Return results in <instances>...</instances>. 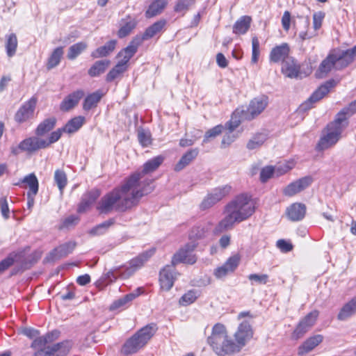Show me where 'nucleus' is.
Returning <instances> with one entry per match:
<instances>
[{"label": "nucleus", "mask_w": 356, "mask_h": 356, "mask_svg": "<svg viewBox=\"0 0 356 356\" xmlns=\"http://www.w3.org/2000/svg\"><path fill=\"white\" fill-rule=\"evenodd\" d=\"M140 175L133 174L120 188H115L105 195L97 205L102 213H109L112 211H124L136 204L139 199L152 191V186L141 188Z\"/></svg>", "instance_id": "f257e3e1"}, {"label": "nucleus", "mask_w": 356, "mask_h": 356, "mask_svg": "<svg viewBox=\"0 0 356 356\" xmlns=\"http://www.w3.org/2000/svg\"><path fill=\"white\" fill-rule=\"evenodd\" d=\"M254 332L248 321L241 322L234 334V340L231 339L225 326L216 323L212 328L207 343L218 356L232 355L241 352L253 337Z\"/></svg>", "instance_id": "f03ea898"}, {"label": "nucleus", "mask_w": 356, "mask_h": 356, "mask_svg": "<svg viewBox=\"0 0 356 356\" xmlns=\"http://www.w3.org/2000/svg\"><path fill=\"white\" fill-rule=\"evenodd\" d=\"M227 215L213 229L215 234H220L232 229L235 222H241L254 212V205L246 195H240L230 202L225 207Z\"/></svg>", "instance_id": "7ed1b4c3"}, {"label": "nucleus", "mask_w": 356, "mask_h": 356, "mask_svg": "<svg viewBox=\"0 0 356 356\" xmlns=\"http://www.w3.org/2000/svg\"><path fill=\"white\" fill-rule=\"evenodd\" d=\"M356 57V45L347 50L335 49L328 54L322 60L318 70L316 71V78L323 79L333 70H341L348 67Z\"/></svg>", "instance_id": "20e7f679"}, {"label": "nucleus", "mask_w": 356, "mask_h": 356, "mask_svg": "<svg viewBox=\"0 0 356 356\" xmlns=\"http://www.w3.org/2000/svg\"><path fill=\"white\" fill-rule=\"evenodd\" d=\"M156 330V325H147L129 338L123 345L122 351L125 355L136 353L153 337Z\"/></svg>", "instance_id": "39448f33"}, {"label": "nucleus", "mask_w": 356, "mask_h": 356, "mask_svg": "<svg viewBox=\"0 0 356 356\" xmlns=\"http://www.w3.org/2000/svg\"><path fill=\"white\" fill-rule=\"evenodd\" d=\"M345 127L344 124L337 123V120L327 126V133L323 135L318 143V148L321 150L326 149L334 145L339 139V136Z\"/></svg>", "instance_id": "423d86ee"}, {"label": "nucleus", "mask_w": 356, "mask_h": 356, "mask_svg": "<svg viewBox=\"0 0 356 356\" xmlns=\"http://www.w3.org/2000/svg\"><path fill=\"white\" fill-rule=\"evenodd\" d=\"M44 148H47L46 140L33 136L23 140L18 146L12 147L11 152L17 155L20 151L32 153Z\"/></svg>", "instance_id": "0eeeda50"}, {"label": "nucleus", "mask_w": 356, "mask_h": 356, "mask_svg": "<svg viewBox=\"0 0 356 356\" xmlns=\"http://www.w3.org/2000/svg\"><path fill=\"white\" fill-rule=\"evenodd\" d=\"M337 82L334 79L327 81L316 90L309 98L300 105V108L302 111H307L312 107V104L323 99L330 90L331 88L336 86Z\"/></svg>", "instance_id": "6e6552de"}, {"label": "nucleus", "mask_w": 356, "mask_h": 356, "mask_svg": "<svg viewBox=\"0 0 356 356\" xmlns=\"http://www.w3.org/2000/svg\"><path fill=\"white\" fill-rule=\"evenodd\" d=\"M196 246V244L194 243L186 244L173 255L171 263L175 266L180 263L186 264H195L197 261V257L193 254V252Z\"/></svg>", "instance_id": "1a4fd4ad"}, {"label": "nucleus", "mask_w": 356, "mask_h": 356, "mask_svg": "<svg viewBox=\"0 0 356 356\" xmlns=\"http://www.w3.org/2000/svg\"><path fill=\"white\" fill-rule=\"evenodd\" d=\"M232 187L229 185H225L214 188L202 200L200 208L203 210L207 209L226 197L231 191Z\"/></svg>", "instance_id": "9d476101"}, {"label": "nucleus", "mask_w": 356, "mask_h": 356, "mask_svg": "<svg viewBox=\"0 0 356 356\" xmlns=\"http://www.w3.org/2000/svg\"><path fill=\"white\" fill-rule=\"evenodd\" d=\"M267 99L264 97L253 99L247 108V110H241L242 118L251 120L259 115L267 106Z\"/></svg>", "instance_id": "9b49d317"}, {"label": "nucleus", "mask_w": 356, "mask_h": 356, "mask_svg": "<svg viewBox=\"0 0 356 356\" xmlns=\"http://www.w3.org/2000/svg\"><path fill=\"white\" fill-rule=\"evenodd\" d=\"M319 312L314 310L305 316L298 324L293 332V337L296 339L301 338L315 324Z\"/></svg>", "instance_id": "f8f14e48"}, {"label": "nucleus", "mask_w": 356, "mask_h": 356, "mask_svg": "<svg viewBox=\"0 0 356 356\" xmlns=\"http://www.w3.org/2000/svg\"><path fill=\"white\" fill-rule=\"evenodd\" d=\"M155 252V250L152 249L143 252L136 258L131 259L129 262V267L127 268L123 272L121 273V276L127 278L132 275L138 268L143 266Z\"/></svg>", "instance_id": "ddd939ff"}, {"label": "nucleus", "mask_w": 356, "mask_h": 356, "mask_svg": "<svg viewBox=\"0 0 356 356\" xmlns=\"http://www.w3.org/2000/svg\"><path fill=\"white\" fill-rule=\"evenodd\" d=\"M175 266L171 263V265H166L160 271L159 282L161 289L168 291L172 287L177 275Z\"/></svg>", "instance_id": "4468645a"}, {"label": "nucleus", "mask_w": 356, "mask_h": 356, "mask_svg": "<svg viewBox=\"0 0 356 356\" xmlns=\"http://www.w3.org/2000/svg\"><path fill=\"white\" fill-rule=\"evenodd\" d=\"M313 182L312 176H305L296 181L289 184L284 189V194L286 196H293L307 187H309Z\"/></svg>", "instance_id": "2eb2a0df"}, {"label": "nucleus", "mask_w": 356, "mask_h": 356, "mask_svg": "<svg viewBox=\"0 0 356 356\" xmlns=\"http://www.w3.org/2000/svg\"><path fill=\"white\" fill-rule=\"evenodd\" d=\"M239 262L240 257L238 254L230 257L222 266L215 270L214 275L218 279L224 278L236 269Z\"/></svg>", "instance_id": "dca6fc26"}, {"label": "nucleus", "mask_w": 356, "mask_h": 356, "mask_svg": "<svg viewBox=\"0 0 356 356\" xmlns=\"http://www.w3.org/2000/svg\"><path fill=\"white\" fill-rule=\"evenodd\" d=\"M290 51L291 49L288 43L284 42L277 45L271 49L269 54V60L273 63H283L291 57L289 56Z\"/></svg>", "instance_id": "f3484780"}, {"label": "nucleus", "mask_w": 356, "mask_h": 356, "mask_svg": "<svg viewBox=\"0 0 356 356\" xmlns=\"http://www.w3.org/2000/svg\"><path fill=\"white\" fill-rule=\"evenodd\" d=\"M141 44V39L139 35L136 36L127 47L118 53V57L122 58L119 62L128 65L129 60L137 52L138 48Z\"/></svg>", "instance_id": "a211bd4d"}, {"label": "nucleus", "mask_w": 356, "mask_h": 356, "mask_svg": "<svg viewBox=\"0 0 356 356\" xmlns=\"http://www.w3.org/2000/svg\"><path fill=\"white\" fill-rule=\"evenodd\" d=\"M76 245L74 241H68L54 248L47 257L48 260H57L72 253Z\"/></svg>", "instance_id": "6ab92c4d"}, {"label": "nucleus", "mask_w": 356, "mask_h": 356, "mask_svg": "<svg viewBox=\"0 0 356 356\" xmlns=\"http://www.w3.org/2000/svg\"><path fill=\"white\" fill-rule=\"evenodd\" d=\"M37 99L35 97L31 98L25 102L16 113L15 118L18 122H23L29 119L33 114Z\"/></svg>", "instance_id": "aec40b11"}, {"label": "nucleus", "mask_w": 356, "mask_h": 356, "mask_svg": "<svg viewBox=\"0 0 356 356\" xmlns=\"http://www.w3.org/2000/svg\"><path fill=\"white\" fill-rule=\"evenodd\" d=\"M84 95L85 92L81 89L74 91L65 97L61 102L60 109L65 112L70 111L78 104L80 99H82Z\"/></svg>", "instance_id": "412c9836"}, {"label": "nucleus", "mask_w": 356, "mask_h": 356, "mask_svg": "<svg viewBox=\"0 0 356 356\" xmlns=\"http://www.w3.org/2000/svg\"><path fill=\"white\" fill-rule=\"evenodd\" d=\"M100 191L98 189H92L83 195L81 202L78 207V212H85L90 208L100 196Z\"/></svg>", "instance_id": "4be33fe9"}, {"label": "nucleus", "mask_w": 356, "mask_h": 356, "mask_svg": "<svg viewBox=\"0 0 356 356\" xmlns=\"http://www.w3.org/2000/svg\"><path fill=\"white\" fill-rule=\"evenodd\" d=\"M323 340V337L321 334H316L306 339L298 349V354L299 355H304L318 346Z\"/></svg>", "instance_id": "5701e85b"}, {"label": "nucleus", "mask_w": 356, "mask_h": 356, "mask_svg": "<svg viewBox=\"0 0 356 356\" xmlns=\"http://www.w3.org/2000/svg\"><path fill=\"white\" fill-rule=\"evenodd\" d=\"M281 71L286 77L297 78L300 73V66L296 60L291 56L282 63Z\"/></svg>", "instance_id": "b1692460"}, {"label": "nucleus", "mask_w": 356, "mask_h": 356, "mask_svg": "<svg viewBox=\"0 0 356 356\" xmlns=\"http://www.w3.org/2000/svg\"><path fill=\"white\" fill-rule=\"evenodd\" d=\"M306 214V206L302 203H293L286 209V215L291 221H299Z\"/></svg>", "instance_id": "393cba45"}, {"label": "nucleus", "mask_w": 356, "mask_h": 356, "mask_svg": "<svg viewBox=\"0 0 356 356\" xmlns=\"http://www.w3.org/2000/svg\"><path fill=\"white\" fill-rule=\"evenodd\" d=\"M163 156H156L148 160L146 163H144L143 170L140 172H135L134 174L140 175V181L144 175L149 174L155 171L163 163Z\"/></svg>", "instance_id": "a878e982"}, {"label": "nucleus", "mask_w": 356, "mask_h": 356, "mask_svg": "<svg viewBox=\"0 0 356 356\" xmlns=\"http://www.w3.org/2000/svg\"><path fill=\"white\" fill-rule=\"evenodd\" d=\"M166 24V20L165 19H160L155 23H154L152 25L147 28L144 33L139 36L141 39V43L144 40H147L149 38H153L155 36L157 33H159L163 31L165 26Z\"/></svg>", "instance_id": "bb28decb"}, {"label": "nucleus", "mask_w": 356, "mask_h": 356, "mask_svg": "<svg viewBox=\"0 0 356 356\" xmlns=\"http://www.w3.org/2000/svg\"><path fill=\"white\" fill-rule=\"evenodd\" d=\"M356 313V296L346 303L339 311L337 318L346 321Z\"/></svg>", "instance_id": "cd10ccee"}, {"label": "nucleus", "mask_w": 356, "mask_h": 356, "mask_svg": "<svg viewBox=\"0 0 356 356\" xmlns=\"http://www.w3.org/2000/svg\"><path fill=\"white\" fill-rule=\"evenodd\" d=\"M197 148L191 149L186 152L175 166V170L179 172L189 165L198 155Z\"/></svg>", "instance_id": "c85d7f7f"}, {"label": "nucleus", "mask_w": 356, "mask_h": 356, "mask_svg": "<svg viewBox=\"0 0 356 356\" xmlns=\"http://www.w3.org/2000/svg\"><path fill=\"white\" fill-rule=\"evenodd\" d=\"M356 113V100L348 104V106L344 107L341 111H340L336 118L337 123L339 122L341 124H344L345 127L347 125L346 120L348 118L352 116L353 114Z\"/></svg>", "instance_id": "c756f323"}, {"label": "nucleus", "mask_w": 356, "mask_h": 356, "mask_svg": "<svg viewBox=\"0 0 356 356\" xmlns=\"http://www.w3.org/2000/svg\"><path fill=\"white\" fill-rule=\"evenodd\" d=\"M103 97V93L100 90L95 91L86 97L83 103V109L88 111L97 106Z\"/></svg>", "instance_id": "7c9ffc66"}, {"label": "nucleus", "mask_w": 356, "mask_h": 356, "mask_svg": "<svg viewBox=\"0 0 356 356\" xmlns=\"http://www.w3.org/2000/svg\"><path fill=\"white\" fill-rule=\"evenodd\" d=\"M116 40H112L106 42L104 45L98 47L91 53L93 58H102L108 56L113 51L116 46Z\"/></svg>", "instance_id": "2f4dec72"}, {"label": "nucleus", "mask_w": 356, "mask_h": 356, "mask_svg": "<svg viewBox=\"0 0 356 356\" xmlns=\"http://www.w3.org/2000/svg\"><path fill=\"white\" fill-rule=\"evenodd\" d=\"M86 118L83 116H76L70 120L63 127L64 132L74 134L85 123Z\"/></svg>", "instance_id": "473e14b6"}, {"label": "nucleus", "mask_w": 356, "mask_h": 356, "mask_svg": "<svg viewBox=\"0 0 356 356\" xmlns=\"http://www.w3.org/2000/svg\"><path fill=\"white\" fill-rule=\"evenodd\" d=\"M252 19L249 16H243L233 26V33L241 35L245 34L250 29Z\"/></svg>", "instance_id": "72a5a7b5"}, {"label": "nucleus", "mask_w": 356, "mask_h": 356, "mask_svg": "<svg viewBox=\"0 0 356 356\" xmlns=\"http://www.w3.org/2000/svg\"><path fill=\"white\" fill-rule=\"evenodd\" d=\"M56 124V118L50 117L44 119L40 122L35 129V134L38 136H42L54 128Z\"/></svg>", "instance_id": "f704fd0d"}, {"label": "nucleus", "mask_w": 356, "mask_h": 356, "mask_svg": "<svg viewBox=\"0 0 356 356\" xmlns=\"http://www.w3.org/2000/svg\"><path fill=\"white\" fill-rule=\"evenodd\" d=\"M300 23L301 27L298 26L296 29L299 31L298 36L302 40H309L314 38L316 34L308 32L310 22L308 17H300Z\"/></svg>", "instance_id": "c9c22d12"}, {"label": "nucleus", "mask_w": 356, "mask_h": 356, "mask_svg": "<svg viewBox=\"0 0 356 356\" xmlns=\"http://www.w3.org/2000/svg\"><path fill=\"white\" fill-rule=\"evenodd\" d=\"M166 0H155L149 6L145 13L147 17H152L160 14L167 6Z\"/></svg>", "instance_id": "e433bc0d"}, {"label": "nucleus", "mask_w": 356, "mask_h": 356, "mask_svg": "<svg viewBox=\"0 0 356 356\" xmlns=\"http://www.w3.org/2000/svg\"><path fill=\"white\" fill-rule=\"evenodd\" d=\"M109 65L110 60H108L96 61L88 70V73L91 77L98 76L105 72Z\"/></svg>", "instance_id": "4c0bfd02"}, {"label": "nucleus", "mask_w": 356, "mask_h": 356, "mask_svg": "<svg viewBox=\"0 0 356 356\" xmlns=\"http://www.w3.org/2000/svg\"><path fill=\"white\" fill-rule=\"evenodd\" d=\"M128 65H123L118 62L114 67H113L106 76L107 82H112L115 79L120 78L123 73L127 70Z\"/></svg>", "instance_id": "58836bf2"}, {"label": "nucleus", "mask_w": 356, "mask_h": 356, "mask_svg": "<svg viewBox=\"0 0 356 356\" xmlns=\"http://www.w3.org/2000/svg\"><path fill=\"white\" fill-rule=\"evenodd\" d=\"M72 347V341L66 340L51 346L53 355L56 353V356L67 355Z\"/></svg>", "instance_id": "ea45409f"}, {"label": "nucleus", "mask_w": 356, "mask_h": 356, "mask_svg": "<svg viewBox=\"0 0 356 356\" xmlns=\"http://www.w3.org/2000/svg\"><path fill=\"white\" fill-rule=\"evenodd\" d=\"M88 45L84 42H77L71 47L68 49L67 57L69 60H74L79 55H80L85 49H86Z\"/></svg>", "instance_id": "a19ab883"}, {"label": "nucleus", "mask_w": 356, "mask_h": 356, "mask_svg": "<svg viewBox=\"0 0 356 356\" xmlns=\"http://www.w3.org/2000/svg\"><path fill=\"white\" fill-rule=\"evenodd\" d=\"M63 55V49L62 47L56 48L48 59L47 69L50 70L56 67L60 62Z\"/></svg>", "instance_id": "79ce46f5"}, {"label": "nucleus", "mask_w": 356, "mask_h": 356, "mask_svg": "<svg viewBox=\"0 0 356 356\" xmlns=\"http://www.w3.org/2000/svg\"><path fill=\"white\" fill-rule=\"evenodd\" d=\"M17 38L15 33H10L6 35V49L8 57H13L17 50Z\"/></svg>", "instance_id": "37998d69"}, {"label": "nucleus", "mask_w": 356, "mask_h": 356, "mask_svg": "<svg viewBox=\"0 0 356 356\" xmlns=\"http://www.w3.org/2000/svg\"><path fill=\"white\" fill-rule=\"evenodd\" d=\"M21 183L26 184L29 188V192H31L33 195H36L38 193L39 184L35 174L31 173L24 177V179L21 180Z\"/></svg>", "instance_id": "c03bdc74"}, {"label": "nucleus", "mask_w": 356, "mask_h": 356, "mask_svg": "<svg viewBox=\"0 0 356 356\" xmlns=\"http://www.w3.org/2000/svg\"><path fill=\"white\" fill-rule=\"evenodd\" d=\"M115 219L110 218L91 229L89 233L92 235H102L104 234L108 229L115 224Z\"/></svg>", "instance_id": "a18cd8bd"}, {"label": "nucleus", "mask_w": 356, "mask_h": 356, "mask_svg": "<svg viewBox=\"0 0 356 356\" xmlns=\"http://www.w3.org/2000/svg\"><path fill=\"white\" fill-rule=\"evenodd\" d=\"M241 120H244L242 118L241 110L237 108L233 113L231 120L225 124L226 127H227L229 129V133H232L236 128L239 126Z\"/></svg>", "instance_id": "49530a36"}, {"label": "nucleus", "mask_w": 356, "mask_h": 356, "mask_svg": "<svg viewBox=\"0 0 356 356\" xmlns=\"http://www.w3.org/2000/svg\"><path fill=\"white\" fill-rule=\"evenodd\" d=\"M295 166V163L293 161H285L283 163H279L275 166H274L275 175L277 177H280L289 170L293 169Z\"/></svg>", "instance_id": "de8ad7c7"}, {"label": "nucleus", "mask_w": 356, "mask_h": 356, "mask_svg": "<svg viewBox=\"0 0 356 356\" xmlns=\"http://www.w3.org/2000/svg\"><path fill=\"white\" fill-rule=\"evenodd\" d=\"M54 181L58 187V189L61 194L63 193V190L67 185V179L66 174L63 170H56L54 172Z\"/></svg>", "instance_id": "09e8293b"}, {"label": "nucleus", "mask_w": 356, "mask_h": 356, "mask_svg": "<svg viewBox=\"0 0 356 356\" xmlns=\"http://www.w3.org/2000/svg\"><path fill=\"white\" fill-rule=\"evenodd\" d=\"M267 137L264 134H258L254 136L247 144V148L249 149H256L264 144Z\"/></svg>", "instance_id": "8fccbe9b"}, {"label": "nucleus", "mask_w": 356, "mask_h": 356, "mask_svg": "<svg viewBox=\"0 0 356 356\" xmlns=\"http://www.w3.org/2000/svg\"><path fill=\"white\" fill-rule=\"evenodd\" d=\"M136 22L134 20H129L122 24L118 31V35L120 38H123L128 35L131 31L135 28Z\"/></svg>", "instance_id": "3c124183"}, {"label": "nucleus", "mask_w": 356, "mask_h": 356, "mask_svg": "<svg viewBox=\"0 0 356 356\" xmlns=\"http://www.w3.org/2000/svg\"><path fill=\"white\" fill-rule=\"evenodd\" d=\"M208 229L202 225L195 226L192 228L190 233V238L194 239H201L206 236Z\"/></svg>", "instance_id": "603ef678"}, {"label": "nucleus", "mask_w": 356, "mask_h": 356, "mask_svg": "<svg viewBox=\"0 0 356 356\" xmlns=\"http://www.w3.org/2000/svg\"><path fill=\"white\" fill-rule=\"evenodd\" d=\"M197 292L195 290H191L184 294L179 300V303L182 305H188L194 302L197 298Z\"/></svg>", "instance_id": "864d4df0"}, {"label": "nucleus", "mask_w": 356, "mask_h": 356, "mask_svg": "<svg viewBox=\"0 0 356 356\" xmlns=\"http://www.w3.org/2000/svg\"><path fill=\"white\" fill-rule=\"evenodd\" d=\"M252 51L251 62L252 63H256L258 61L259 56L260 54L259 42L257 37H256V36H254L252 38Z\"/></svg>", "instance_id": "5fc2aeb1"}, {"label": "nucleus", "mask_w": 356, "mask_h": 356, "mask_svg": "<svg viewBox=\"0 0 356 356\" xmlns=\"http://www.w3.org/2000/svg\"><path fill=\"white\" fill-rule=\"evenodd\" d=\"M274 175H275L274 167L266 166L261 170L260 180L261 182L265 183Z\"/></svg>", "instance_id": "6e6d98bb"}, {"label": "nucleus", "mask_w": 356, "mask_h": 356, "mask_svg": "<svg viewBox=\"0 0 356 356\" xmlns=\"http://www.w3.org/2000/svg\"><path fill=\"white\" fill-rule=\"evenodd\" d=\"M223 130V126L222 125H217L212 129L208 130L205 135L203 140V143H207L208 141V139L209 138H215L217 136L220 135Z\"/></svg>", "instance_id": "4d7b16f0"}, {"label": "nucleus", "mask_w": 356, "mask_h": 356, "mask_svg": "<svg viewBox=\"0 0 356 356\" xmlns=\"http://www.w3.org/2000/svg\"><path fill=\"white\" fill-rule=\"evenodd\" d=\"M138 139L139 143L143 147H147L152 143L151 135L149 132L144 130L139 131L138 133Z\"/></svg>", "instance_id": "13d9d810"}, {"label": "nucleus", "mask_w": 356, "mask_h": 356, "mask_svg": "<svg viewBox=\"0 0 356 356\" xmlns=\"http://www.w3.org/2000/svg\"><path fill=\"white\" fill-rule=\"evenodd\" d=\"M0 209L3 217L7 220L10 217V209L6 197H0Z\"/></svg>", "instance_id": "bf43d9fd"}, {"label": "nucleus", "mask_w": 356, "mask_h": 356, "mask_svg": "<svg viewBox=\"0 0 356 356\" xmlns=\"http://www.w3.org/2000/svg\"><path fill=\"white\" fill-rule=\"evenodd\" d=\"M79 221V218L72 215L65 218L60 227V229L70 228L76 225Z\"/></svg>", "instance_id": "052dcab7"}, {"label": "nucleus", "mask_w": 356, "mask_h": 356, "mask_svg": "<svg viewBox=\"0 0 356 356\" xmlns=\"http://www.w3.org/2000/svg\"><path fill=\"white\" fill-rule=\"evenodd\" d=\"M193 3L194 0H179L175 7V10L178 13L187 10Z\"/></svg>", "instance_id": "680f3d73"}, {"label": "nucleus", "mask_w": 356, "mask_h": 356, "mask_svg": "<svg viewBox=\"0 0 356 356\" xmlns=\"http://www.w3.org/2000/svg\"><path fill=\"white\" fill-rule=\"evenodd\" d=\"M118 275L114 271L109 270L101 277L99 282L104 285H107L114 282L117 279Z\"/></svg>", "instance_id": "e2e57ef3"}, {"label": "nucleus", "mask_w": 356, "mask_h": 356, "mask_svg": "<svg viewBox=\"0 0 356 356\" xmlns=\"http://www.w3.org/2000/svg\"><path fill=\"white\" fill-rule=\"evenodd\" d=\"M63 132H64L63 128L58 129L57 130L51 132L49 139L46 140L47 147H48L51 144L58 141L60 138Z\"/></svg>", "instance_id": "0e129e2a"}, {"label": "nucleus", "mask_w": 356, "mask_h": 356, "mask_svg": "<svg viewBox=\"0 0 356 356\" xmlns=\"http://www.w3.org/2000/svg\"><path fill=\"white\" fill-rule=\"evenodd\" d=\"M324 16H325L324 13H323L321 12L316 13L314 14V15H313V27L315 31L318 30L321 27Z\"/></svg>", "instance_id": "69168bd1"}, {"label": "nucleus", "mask_w": 356, "mask_h": 356, "mask_svg": "<svg viewBox=\"0 0 356 356\" xmlns=\"http://www.w3.org/2000/svg\"><path fill=\"white\" fill-rule=\"evenodd\" d=\"M277 246L282 252H288L293 249V245L284 239L278 240Z\"/></svg>", "instance_id": "338daca9"}, {"label": "nucleus", "mask_w": 356, "mask_h": 356, "mask_svg": "<svg viewBox=\"0 0 356 356\" xmlns=\"http://www.w3.org/2000/svg\"><path fill=\"white\" fill-rule=\"evenodd\" d=\"M46 345L47 343L44 336L38 337H36V338L31 343V348H32L34 350H38L47 347Z\"/></svg>", "instance_id": "774afa93"}]
</instances>
